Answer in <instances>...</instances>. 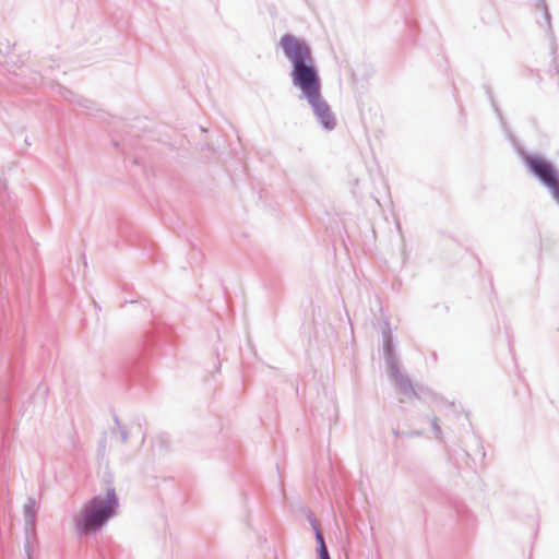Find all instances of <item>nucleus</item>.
Instances as JSON below:
<instances>
[{
  "instance_id": "8",
  "label": "nucleus",
  "mask_w": 559,
  "mask_h": 559,
  "mask_svg": "<svg viewBox=\"0 0 559 559\" xmlns=\"http://www.w3.org/2000/svg\"><path fill=\"white\" fill-rule=\"evenodd\" d=\"M538 5L543 12V21L539 22L540 25H545L546 26V33H547V36L550 40V49H551V53L552 55H556L557 52V44H556V37H555V34H554V31H552V27H551V15H550V12L547 8V4H546V1L545 0H538Z\"/></svg>"
},
{
  "instance_id": "18",
  "label": "nucleus",
  "mask_w": 559,
  "mask_h": 559,
  "mask_svg": "<svg viewBox=\"0 0 559 559\" xmlns=\"http://www.w3.org/2000/svg\"><path fill=\"white\" fill-rule=\"evenodd\" d=\"M464 512H465V508L464 507H461V508H457L456 509V513L460 515V516H464Z\"/></svg>"
},
{
  "instance_id": "1",
  "label": "nucleus",
  "mask_w": 559,
  "mask_h": 559,
  "mask_svg": "<svg viewBox=\"0 0 559 559\" xmlns=\"http://www.w3.org/2000/svg\"><path fill=\"white\" fill-rule=\"evenodd\" d=\"M284 56L290 62L292 85L299 91L302 100L322 91L320 71L311 47L297 36L286 33L278 43Z\"/></svg>"
},
{
  "instance_id": "10",
  "label": "nucleus",
  "mask_w": 559,
  "mask_h": 559,
  "mask_svg": "<svg viewBox=\"0 0 559 559\" xmlns=\"http://www.w3.org/2000/svg\"><path fill=\"white\" fill-rule=\"evenodd\" d=\"M115 427L110 429V438L121 443H126L129 439V430L122 426L118 416L114 415Z\"/></svg>"
},
{
  "instance_id": "13",
  "label": "nucleus",
  "mask_w": 559,
  "mask_h": 559,
  "mask_svg": "<svg viewBox=\"0 0 559 559\" xmlns=\"http://www.w3.org/2000/svg\"><path fill=\"white\" fill-rule=\"evenodd\" d=\"M431 429L433 431V436L438 441H443V432L439 425V420L437 417H433L431 420Z\"/></svg>"
},
{
  "instance_id": "4",
  "label": "nucleus",
  "mask_w": 559,
  "mask_h": 559,
  "mask_svg": "<svg viewBox=\"0 0 559 559\" xmlns=\"http://www.w3.org/2000/svg\"><path fill=\"white\" fill-rule=\"evenodd\" d=\"M10 397L5 386L0 385V468L5 465V453L9 450L12 435L9 429Z\"/></svg>"
},
{
  "instance_id": "14",
  "label": "nucleus",
  "mask_w": 559,
  "mask_h": 559,
  "mask_svg": "<svg viewBox=\"0 0 559 559\" xmlns=\"http://www.w3.org/2000/svg\"><path fill=\"white\" fill-rule=\"evenodd\" d=\"M393 433L395 437L414 438V437H421L424 435V431L423 430L400 431L397 429H394Z\"/></svg>"
},
{
  "instance_id": "19",
  "label": "nucleus",
  "mask_w": 559,
  "mask_h": 559,
  "mask_svg": "<svg viewBox=\"0 0 559 559\" xmlns=\"http://www.w3.org/2000/svg\"><path fill=\"white\" fill-rule=\"evenodd\" d=\"M492 106H493L495 111L497 112V116L499 117V119H502V117H501V112H500V110L496 107V105H495V103H493V102H492Z\"/></svg>"
},
{
  "instance_id": "12",
  "label": "nucleus",
  "mask_w": 559,
  "mask_h": 559,
  "mask_svg": "<svg viewBox=\"0 0 559 559\" xmlns=\"http://www.w3.org/2000/svg\"><path fill=\"white\" fill-rule=\"evenodd\" d=\"M62 90H63V92L61 93V95H62L66 99H68V100H70V102H74V100H75V102H78V104H79L81 107H84V108H87V109H90V108H91V105H92V102H91V100L85 99V98H78V99H75V96H74V94H73L71 91H69V90H67V88H62Z\"/></svg>"
},
{
  "instance_id": "6",
  "label": "nucleus",
  "mask_w": 559,
  "mask_h": 559,
  "mask_svg": "<svg viewBox=\"0 0 559 559\" xmlns=\"http://www.w3.org/2000/svg\"><path fill=\"white\" fill-rule=\"evenodd\" d=\"M388 373L389 377L397 384L401 393H403L406 397H411L413 395L419 397V394L415 390L408 376L401 372L400 365L395 366V369H388Z\"/></svg>"
},
{
  "instance_id": "16",
  "label": "nucleus",
  "mask_w": 559,
  "mask_h": 559,
  "mask_svg": "<svg viewBox=\"0 0 559 559\" xmlns=\"http://www.w3.org/2000/svg\"><path fill=\"white\" fill-rule=\"evenodd\" d=\"M308 520L311 524V527L314 532V536L317 537V532H321L317 522V519L314 518L313 513H309Z\"/></svg>"
},
{
  "instance_id": "2",
  "label": "nucleus",
  "mask_w": 559,
  "mask_h": 559,
  "mask_svg": "<svg viewBox=\"0 0 559 559\" xmlns=\"http://www.w3.org/2000/svg\"><path fill=\"white\" fill-rule=\"evenodd\" d=\"M118 509L119 498L114 487H108L104 496L92 497L73 518L76 536L85 538L96 535L116 516Z\"/></svg>"
},
{
  "instance_id": "3",
  "label": "nucleus",
  "mask_w": 559,
  "mask_h": 559,
  "mask_svg": "<svg viewBox=\"0 0 559 559\" xmlns=\"http://www.w3.org/2000/svg\"><path fill=\"white\" fill-rule=\"evenodd\" d=\"M523 162L530 173L550 192L559 205V170L545 157L537 154H525Z\"/></svg>"
},
{
  "instance_id": "17",
  "label": "nucleus",
  "mask_w": 559,
  "mask_h": 559,
  "mask_svg": "<svg viewBox=\"0 0 559 559\" xmlns=\"http://www.w3.org/2000/svg\"><path fill=\"white\" fill-rule=\"evenodd\" d=\"M554 63H555V66L552 67L551 71L554 72V74H558L559 73V64L557 63L556 59H554Z\"/></svg>"
},
{
  "instance_id": "7",
  "label": "nucleus",
  "mask_w": 559,
  "mask_h": 559,
  "mask_svg": "<svg viewBox=\"0 0 559 559\" xmlns=\"http://www.w3.org/2000/svg\"><path fill=\"white\" fill-rule=\"evenodd\" d=\"M383 338V356L386 365V369L394 368L395 366L400 365L399 359L395 353V346L393 343V337L391 330L389 325L386 326V330L382 333Z\"/></svg>"
},
{
  "instance_id": "11",
  "label": "nucleus",
  "mask_w": 559,
  "mask_h": 559,
  "mask_svg": "<svg viewBox=\"0 0 559 559\" xmlns=\"http://www.w3.org/2000/svg\"><path fill=\"white\" fill-rule=\"evenodd\" d=\"M316 542L318 544V556L319 559H331L329 549L326 547L323 534L321 532H317Z\"/></svg>"
},
{
  "instance_id": "9",
  "label": "nucleus",
  "mask_w": 559,
  "mask_h": 559,
  "mask_svg": "<svg viewBox=\"0 0 559 559\" xmlns=\"http://www.w3.org/2000/svg\"><path fill=\"white\" fill-rule=\"evenodd\" d=\"M23 513L26 533H34L37 519L36 500L34 498H27L23 508Z\"/></svg>"
},
{
  "instance_id": "5",
  "label": "nucleus",
  "mask_w": 559,
  "mask_h": 559,
  "mask_svg": "<svg viewBox=\"0 0 559 559\" xmlns=\"http://www.w3.org/2000/svg\"><path fill=\"white\" fill-rule=\"evenodd\" d=\"M309 107L311 108L318 123L322 129L332 131L336 127V117L332 111L330 105L322 95V91L305 98Z\"/></svg>"
},
{
  "instance_id": "15",
  "label": "nucleus",
  "mask_w": 559,
  "mask_h": 559,
  "mask_svg": "<svg viewBox=\"0 0 559 559\" xmlns=\"http://www.w3.org/2000/svg\"><path fill=\"white\" fill-rule=\"evenodd\" d=\"M97 452H98V456H100L102 459L106 455V452H107L106 437H103L99 440Z\"/></svg>"
}]
</instances>
